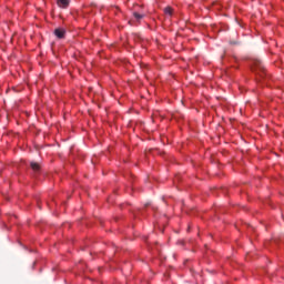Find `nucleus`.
<instances>
[{
	"label": "nucleus",
	"mask_w": 284,
	"mask_h": 284,
	"mask_svg": "<svg viewBox=\"0 0 284 284\" xmlns=\"http://www.w3.org/2000/svg\"><path fill=\"white\" fill-rule=\"evenodd\" d=\"M253 68L255 71L262 72V74H265V67L263 65V62L261 60H255Z\"/></svg>",
	"instance_id": "obj_1"
},
{
	"label": "nucleus",
	"mask_w": 284,
	"mask_h": 284,
	"mask_svg": "<svg viewBox=\"0 0 284 284\" xmlns=\"http://www.w3.org/2000/svg\"><path fill=\"white\" fill-rule=\"evenodd\" d=\"M54 34L58 39H63V37H65V30L64 29H55Z\"/></svg>",
	"instance_id": "obj_2"
},
{
	"label": "nucleus",
	"mask_w": 284,
	"mask_h": 284,
	"mask_svg": "<svg viewBox=\"0 0 284 284\" xmlns=\"http://www.w3.org/2000/svg\"><path fill=\"white\" fill-rule=\"evenodd\" d=\"M59 8H68V6H70V0H58L57 1Z\"/></svg>",
	"instance_id": "obj_3"
},
{
	"label": "nucleus",
	"mask_w": 284,
	"mask_h": 284,
	"mask_svg": "<svg viewBox=\"0 0 284 284\" xmlns=\"http://www.w3.org/2000/svg\"><path fill=\"white\" fill-rule=\"evenodd\" d=\"M30 166L33 170V172H39L41 170V165L37 162H31Z\"/></svg>",
	"instance_id": "obj_4"
},
{
	"label": "nucleus",
	"mask_w": 284,
	"mask_h": 284,
	"mask_svg": "<svg viewBox=\"0 0 284 284\" xmlns=\"http://www.w3.org/2000/svg\"><path fill=\"white\" fill-rule=\"evenodd\" d=\"M174 10L171 7H166L164 9V13L168 14L169 17H172Z\"/></svg>",
	"instance_id": "obj_5"
},
{
	"label": "nucleus",
	"mask_w": 284,
	"mask_h": 284,
	"mask_svg": "<svg viewBox=\"0 0 284 284\" xmlns=\"http://www.w3.org/2000/svg\"><path fill=\"white\" fill-rule=\"evenodd\" d=\"M133 17L134 19H136V21H141V19H143L144 16L139 12H133Z\"/></svg>",
	"instance_id": "obj_6"
},
{
	"label": "nucleus",
	"mask_w": 284,
	"mask_h": 284,
	"mask_svg": "<svg viewBox=\"0 0 284 284\" xmlns=\"http://www.w3.org/2000/svg\"><path fill=\"white\" fill-rule=\"evenodd\" d=\"M230 43H231V45H237L239 44V42H235V41H231Z\"/></svg>",
	"instance_id": "obj_7"
}]
</instances>
